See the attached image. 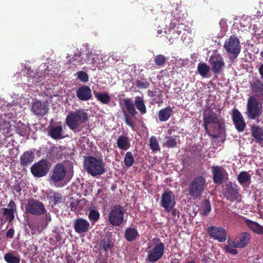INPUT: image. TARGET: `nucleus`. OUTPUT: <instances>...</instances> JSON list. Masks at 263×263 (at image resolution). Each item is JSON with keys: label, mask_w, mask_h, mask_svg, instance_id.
I'll return each instance as SVG.
<instances>
[{"label": "nucleus", "mask_w": 263, "mask_h": 263, "mask_svg": "<svg viewBox=\"0 0 263 263\" xmlns=\"http://www.w3.org/2000/svg\"><path fill=\"white\" fill-rule=\"evenodd\" d=\"M206 111L203 114V127L205 133L209 136L216 139L218 138L222 125L223 120L219 119L217 115L212 109L206 114Z\"/></svg>", "instance_id": "1"}, {"label": "nucleus", "mask_w": 263, "mask_h": 263, "mask_svg": "<svg viewBox=\"0 0 263 263\" xmlns=\"http://www.w3.org/2000/svg\"><path fill=\"white\" fill-rule=\"evenodd\" d=\"M84 167L87 172L92 176L102 175L106 171L105 163L102 158L93 156L85 158Z\"/></svg>", "instance_id": "2"}, {"label": "nucleus", "mask_w": 263, "mask_h": 263, "mask_svg": "<svg viewBox=\"0 0 263 263\" xmlns=\"http://www.w3.org/2000/svg\"><path fill=\"white\" fill-rule=\"evenodd\" d=\"M88 119V114L83 109L70 112L66 118V123L71 130L76 129L81 124L85 123Z\"/></svg>", "instance_id": "3"}, {"label": "nucleus", "mask_w": 263, "mask_h": 263, "mask_svg": "<svg viewBox=\"0 0 263 263\" xmlns=\"http://www.w3.org/2000/svg\"><path fill=\"white\" fill-rule=\"evenodd\" d=\"M127 111L131 116H135L138 114L136 108L139 111L141 115L146 113V108L143 98L140 96L135 97L134 102L132 98H126L123 100Z\"/></svg>", "instance_id": "4"}, {"label": "nucleus", "mask_w": 263, "mask_h": 263, "mask_svg": "<svg viewBox=\"0 0 263 263\" xmlns=\"http://www.w3.org/2000/svg\"><path fill=\"white\" fill-rule=\"evenodd\" d=\"M206 185L205 177L202 176H197L189 184L187 190L188 195L193 199H197L202 194Z\"/></svg>", "instance_id": "5"}, {"label": "nucleus", "mask_w": 263, "mask_h": 263, "mask_svg": "<svg viewBox=\"0 0 263 263\" xmlns=\"http://www.w3.org/2000/svg\"><path fill=\"white\" fill-rule=\"evenodd\" d=\"M50 166V162L47 159H43L34 163L30 168V171L34 177L41 178L48 174Z\"/></svg>", "instance_id": "6"}, {"label": "nucleus", "mask_w": 263, "mask_h": 263, "mask_svg": "<svg viewBox=\"0 0 263 263\" xmlns=\"http://www.w3.org/2000/svg\"><path fill=\"white\" fill-rule=\"evenodd\" d=\"M262 114V107L259 106L258 101L251 97L248 100L246 114L251 120L258 119Z\"/></svg>", "instance_id": "7"}, {"label": "nucleus", "mask_w": 263, "mask_h": 263, "mask_svg": "<svg viewBox=\"0 0 263 263\" xmlns=\"http://www.w3.org/2000/svg\"><path fill=\"white\" fill-rule=\"evenodd\" d=\"M25 211L28 214L40 216L45 214L46 210L41 201L34 199H30L25 206Z\"/></svg>", "instance_id": "8"}, {"label": "nucleus", "mask_w": 263, "mask_h": 263, "mask_svg": "<svg viewBox=\"0 0 263 263\" xmlns=\"http://www.w3.org/2000/svg\"><path fill=\"white\" fill-rule=\"evenodd\" d=\"M124 210L120 205H115L110 210L108 216L109 223L114 226H119L123 221Z\"/></svg>", "instance_id": "9"}, {"label": "nucleus", "mask_w": 263, "mask_h": 263, "mask_svg": "<svg viewBox=\"0 0 263 263\" xmlns=\"http://www.w3.org/2000/svg\"><path fill=\"white\" fill-rule=\"evenodd\" d=\"M165 246L163 242L156 245L147 253L145 261L147 262L154 263L159 260L163 255Z\"/></svg>", "instance_id": "10"}, {"label": "nucleus", "mask_w": 263, "mask_h": 263, "mask_svg": "<svg viewBox=\"0 0 263 263\" xmlns=\"http://www.w3.org/2000/svg\"><path fill=\"white\" fill-rule=\"evenodd\" d=\"M176 204L175 195L173 192L167 189L162 194L160 205L167 212H171Z\"/></svg>", "instance_id": "11"}, {"label": "nucleus", "mask_w": 263, "mask_h": 263, "mask_svg": "<svg viewBox=\"0 0 263 263\" xmlns=\"http://www.w3.org/2000/svg\"><path fill=\"white\" fill-rule=\"evenodd\" d=\"M223 195L227 200L234 202L240 196L238 185L231 181L227 183L223 190Z\"/></svg>", "instance_id": "12"}, {"label": "nucleus", "mask_w": 263, "mask_h": 263, "mask_svg": "<svg viewBox=\"0 0 263 263\" xmlns=\"http://www.w3.org/2000/svg\"><path fill=\"white\" fill-rule=\"evenodd\" d=\"M224 48L228 53L235 55L237 57L241 51V45L238 39L234 35H231L226 41Z\"/></svg>", "instance_id": "13"}, {"label": "nucleus", "mask_w": 263, "mask_h": 263, "mask_svg": "<svg viewBox=\"0 0 263 263\" xmlns=\"http://www.w3.org/2000/svg\"><path fill=\"white\" fill-rule=\"evenodd\" d=\"M206 231L211 238L217 240L219 242H223L227 239V232L223 228L210 226Z\"/></svg>", "instance_id": "14"}, {"label": "nucleus", "mask_w": 263, "mask_h": 263, "mask_svg": "<svg viewBox=\"0 0 263 263\" xmlns=\"http://www.w3.org/2000/svg\"><path fill=\"white\" fill-rule=\"evenodd\" d=\"M233 123L238 132H242L246 127L245 119L241 112L237 108H234L231 113Z\"/></svg>", "instance_id": "15"}, {"label": "nucleus", "mask_w": 263, "mask_h": 263, "mask_svg": "<svg viewBox=\"0 0 263 263\" xmlns=\"http://www.w3.org/2000/svg\"><path fill=\"white\" fill-rule=\"evenodd\" d=\"M211 171L213 175V181L215 184L220 185L224 181L226 177L228 178V173L222 166H212Z\"/></svg>", "instance_id": "16"}, {"label": "nucleus", "mask_w": 263, "mask_h": 263, "mask_svg": "<svg viewBox=\"0 0 263 263\" xmlns=\"http://www.w3.org/2000/svg\"><path fill=\"white\" fill-rule=\"evenodd\" d=\"M209 62L212 65V70L215 74L220 73L224 66V62L221 55L218 53L213 54L209 59Z\"/></svg>", "instance_id": "17"}, {"label": "nucleus", "mask_w": 263, "mask_h": 263, "mask_svg": "<svg viewBox=\"0 0 263 263\" xmlns=\"http://www.w3.org/2000/svg\"><path fill=\"white\" fill-rule=\"evenodd\" d=\"M9 208H4L1 210L5 219L11 222L14 219V213L16 212L17 206L13 200H10L8 204Z\"/></svg>", "instance_id": "18"}, {"label": "nucleus", "mask_w": 263, "mask_h": 263, "mask_svg": "<svg viewBox=\"0 0 263 263\" xmlns=\"http://www.w3.org/2000/svg\"><path fill=\"white\" fill-rule=\"evenodd\" d=\"M66 174L65 166L62 163H58L54 167L51 178L54 182H59L64 178Z\"/></svg>", "instance_id": "19"}, {"label": "nucleus", "mask_w": 263, "mask_h": 263, "mask_svg": "<svg viewBox=\"0 0 263 263\" xmlns=\"http://www.w3.org/2000/svg\"><path fill=\"white\" fill-rule=\"evenodd\" d=\"M76 96L79 100L82 101H88L92 97L91 90L87 85H82L78 87L76 91Z\"/></svg>", "instance_id": "20"}, {"label": "nucleus", "mask_w": 263, "mask_h": 263, "mask_svg": "<svg viewBox=\"0 0 263 263\" xmlns=\"http://www.w3.org/2000/svg\"><path fill=\"white\" fill-rule=\"evenodd\" d=\"M31 110L37 116H43L47 114L48 108L46 102L37 101L33 103Z\"/></svg>", "instance_id": "21"}, {"label": "nucleus", "mask_w": 263, "mask_h": 263, "mask_svg": "<svg viewBox=\"0 0 263 263\" xmlns=\"http://www.w3.org/2000/svg\"><path fill=\"white\" fill-rule=\"evenodd\" d=\"M90 227L89 222L85 219L79 218L76 219L74 222L75 231L78 234L86 233Z\"/></svg>", "instance_id": "22"}, {"label": "nucleus", "mask_w": 263, "mask_h": 263, "mask_svg": "<svg viewBox=\"0 0 263 263\" xmlns=\"http://www.w3.org/2000/svg\"><path fill=\"white\" fill-rule=\"evenodd\" d=\"M252 91L258 97L263 99V82L258 79H254L250 83Z\"/></svg>", "instance_id": "23"}, {"label": "nucleus", "mask_w": 263, "mask_h": 263, "mask_svg": "<svg viewBox=\"0 0 263 263\" xmlns=\"http://www.w3.org/2000/svg\"><path fill=\"white\" fill-rule=\"evenodd\" d=\"M47 199L52 206L58 205L62 203L63 197L62 195L52 190H49L47 193Z\"/></svg>", "instance_id": "24"}, {"label": "nucleus", "mask_w": 263, "mask_h": 263, "mask_svg": "<svg viewBox=\"0 0 263 263\" xmlns=\"http://www.w3.org/2000/svg\"><path fill=\"white\" fill-rule=\"evenodd\" d=\"M11 116L10 114H0V129L3 130L4 133H8L10 130L11 125L9 120L11 119Z\"/></svg>", "instance_id": "25"}, {"label": "nucleus", "mask_w": 263, "mask_h": 263, "mask_svg": "<svg viewBox=\"0 0 263 263\" xmlns=\"http://www.w3.org/2000/svg\"><path fill=\"white\" fill-rule=\"evenodd\" d=\"M99 247L100 250H103L106 253H107L109 250H111L114 246V242L112 238L108 236H106L101 239L98 243Z\"/></svg>", "instance_id": "26"}, {"label": "nucleus", "mask_w": 263, "mask_h": 263, "mask_svg": "<svg viewBox=\"0 0 263 263\" xmlns=\"http://www.w3.org/2000/svg\"><path fill=\"white\" fill-rule=\"evenodd\" d=\"M34 154L31 151L25 152L20 157V164L23 167L30 164L34 160Z\"/></svg>", "instance_id": "27"}, {"label": "nucleus", "mask_w": 263, "mask_h": 263, "mask_svg": "<svg viewBox=\"0 0 263 263\" xmlns=\"http://www.w3.org/2000/svg\"><path fill=\"white\" fill-rule=\"evenodd\" d=\"M250 130L252 136L256 143H260L263 141V129L259 125H253Z\"/></svg>", "instance_id": "28"}, {"label": "nucleus", "mask_w": 263, "mask_h": 263, "mask_svg": "<svg viewBox=\"0 0 263 263\" xmlns=\"http://www.w3.org/2000/svg\"><path fill=\"white\" fill-rule=\"evenodd\" d=\"M186 26L182 22V21L177 17L172 20L170 26V27L176 30L178 34H181L182 30H186Z\"/></svg>", "instance_id": "29"}, {"label": "nucleus", "mask_w": 263, "mask_h": 263, "mask_svg": "<svg viewBox=\"0 0 263 263\" xmlns=\"http://www.w3.org/2000/svg\"><path fill=\"white\" fill-rule=\"evenodd\" d=\"M139 236V233L137 229L132 227L127 228L124 233L125 238L129 242L136 239Z\"/></svg>", "instance_id": "30"}, {"label": "nucleus", "mask_w": 263, "mask_h": 263, "mask_svg": "<svg viewBox=\"0 0 263 263\" xmlns=\"http://www.w3.org/2000/svg\"><path fill=\"white\" fill-rule=\"evenodd\" d=\"M173 114V110L170 106L161 109L158 112L159 120L161 122H165L169 119Z\"/></svg>", "instance_id": "31"}, {"label": "nucleus", "mask_w": 263, "mask_h": 263, "mask_svg": "<svg viewBox=\"0 0 263 263\" xmlns=\"http://www.w3.org/2000/svg\"><path fill=\"white\" fill-rule=\"evenodd\" d=\"M117 144L120 149L124 151L127 150L131 146L129 138L124 136H121L118 138Z\"/></svg>", "instance_id": "32"}, {"label": "nucleus", "mask_w": 263, "mask_h": 263, "mask_svg": "<svg viewBox=\"0 0 263 263\" xmlns=\"http://www.w3.org/2000/svg\"><path fill=\"white\" fill-rule=\"evenodd\" d=\"M63 128L61 125L57 126L51 128L49 132V135L53 139H62Z\"/></svg>", "instance_id": "33"}, {"label": "nucleus", "mask_w": 263, "mask_h": 263, "mask_svg": "<svg viewBox=\"0 0 263 263\" xmlns=\"http://www.w3.org/2000/svg\"><path fill=\"white\" fill-rule=\"evenodd\" d=\"M82 52L77 49L76 52L74 53L73 56L69 59L68 63L74 65H81L84 64V60L82 58Z\"/></svg>", "instance_id": "34"}, {"label": "nucleus", "mask_w": 263, "mask_h": 263, "mask_svg": "<svg viewBox=\"0 0 263 263\" xmlns=\"http://www.w3.org/2000/svg\"><path fill=\"white\" fill-rule=\"evenodd\" d=\"M246 223L248 227L254 232L258 234H263V227L261 226L258 223L250 220H247Z\"/></svg>", "instance_id": "35"}, {"label": "nucleus", "mask_w": 263, "mask_h": 263, "mask_svg": "<svg viewBox=\"0 0 263 263\" xmlns=\"http://www.w3.org/2000/svg\"><path fill=\"white\" fill-rule=\"evenodd\" d=\"M237 180L241 185H245L246 183L250 184L251 182V176L247 172H240L238 175Z\"/></svg>", "instance_id": "36"}, {"label": "nucleus", "mask_w": 263, "mask_h": 263, "mask_svg": "<svg viewBox=\"0 0 263 263\" xmlns=\"http://www.w3.org/2000/svg\"><path fill=\"white\" fill-rule=\"evenodd\" d=\"M251 238V235L247 232H243L238 240L239 248H243L249 243Z\"/></svg>", "instance_id": "37"}, {"label": "nucleus", "mask_w": 263, "mask_h": 263, "mask_svg": "<svg viewBox=\"0 0 263 263\" xmlns=\"http://www.w3.org/2000/svg\"><path fill=\"white\" fill-rule=\"evenodd\" d=\"M149 85L150 83L143 75L139 77L136 80V86L139 89H146Z\"/></svg>", "instance_id": "38"}, {"label": "nucleus", "mask_w": 263, "mask_h": 263, "mask_svg": "<svg viewBox=\"0 0 263 263\" xmlns=\"http://www.w3.org/2000/svg\"><path fill=\"white\" fill-rule=\"evenodd\" d=\"M210 70V67L205 63L200 62L198 64L197 70L202 77H206Z\"/></svg>", "instance_id": "39"}, {"label": "nucleus", "mask_w": 263, "mask_h": 263, "mask_svg": "<svg viewBox=\"0 0 263 263\" xmlns=\"http://www.w3.org/2000/svg\"><path fill=\"white\" fill-rule=\"evenodd\" d=\"M149 148L154 152L160 151V147L157 138L152 136L151 137L149 141Z\"/></svg>", "instance_id": "40"}, {"label": "nucleus", "mask_w": 263, "mask_h": 263, "mask_svg": "<svg viewBox=\"0 0 263 263\" xmlns=\"http://www.w3.org/2000/svg\"><path fill=\"white\" fill-rule=\"evenodd\" d=\"M96 98L98 100L100 101L102 103L107 104L110 101V97L107 92L99 93L98 92L95 95Z\"/></svg>", "instance_id": "41"}, {"label": "nucleus", "mask_w": 263, "mask_h": 263, "mask_svg": "<svg viewBox=\"0 0 263 263\" xmlns=\"http://www.w3.org/2000/svg\"><path fill=\"white\" fill-rule=\"evenodd\" d=\"M4 258L7 263H20L21 261L20 257L14 256L11 252L5 254Z\"/></svg>", "instance_id": "42"}, {"label": "nucleus", "mask_w": 263, "mask_h": 263, "mask_svg": "<svg viewBox=\"0 0 263 263\" xmlns=\"http://www.w3.org/2000/svg\"><path fill=\"white\" fill-rule=\"evenodd\" d=\"M100 216L99 212L96 210L91 209L89 210V213L88 215V218L91 223L93 224L96 223L99 220Z\"/></svg>", "instance_id": "43"}, {"label": "nucleus", "mask_w": 263, "mask_h": 263, "mask_svg": "<svg viewBox=\"0 0 263 263\" xmlns=\"http://www.w3.org/2000/svg\"><path fill=\"white\" fill-rule=\"evenodd\" d=\"M134 162V158L133 154L131 152H127L125 154L124 159V163L125 165L127 167H130L133 165Z\"/></svg>", "instance_id": "44"}, {"label": "nucleus", "mask_w": 263, "mask_h": 263, "mask_svg": "<svg viewBox=\"0 0 263 263\" xmlns=\"http://www.w3.org/2000/svg\"><path fill=\"white\" fill-rule=\"evenodd\" d=\"M166 58L162 54H158L155 57L154 62L155 65L159 67H162L166 62Z\"/></svg>", "instance_id": "45"}, {"label": "nucleus", "mask_w": 263, "mask_h": 263, "mask_svg": "<svg viewBox=\"0 0 263 263\" xmlns=\"http://www.w3.org/2000/svg\"><path fill=\"white\" fill-rule=\"evenodd\" d=\"M80 200L78 198H76L73 197H71L69 199V208L72 212H75L77 210L78 205L80 204Z\"/></svg>", "instance_id": "46"}, {"label": "nucleus", "mask_w": 263, "mask_h": 263, "mask_svg": "<svg viewBox=\"0 0 263 263\" xmlns=\"http://www.w3.org/2000/svg\"><path fill=\"white\" fill-rule=\"evenodd\" d=\"M123 113L124 121L126 124L129 126L131 127L132 128H134L135 126V124L133 119L132 117V116H129V114L126 113L125 111H123Z\"/></svg>", "instance_id": "47"}, {"label": "nucleus", "mask_w": 263, "mask_h": 263, "mask_svg": "<svg viewBox=\"0 0 263 263\" xmlns=\"http://www.w3.org/2000/svg\"><path fill=\"white\" fill-rule=\"evenodd\" d=\"M27 127L24 124L17 125L16 127V132L21 136H25L27 133Z\"/></svg>", "instance_id": "48"}, {"label": "nucleus", "mask_w": 263, "mask_h": 263, "mask_svg": "<svg viewBox=\"0 0 263 263\" xmlns=\"http://www.w3.org/2000/svg\"><path fill=\"white\" fill-rule=\"evenodd\" d=\"M167 140L165 143V145L169 148L175 147L177 145L176 139L172 136L166 137Z\"/></svg>", "instance_id": "49"}, {"label": "nucleus", "mask_w": 263, "mask_h": 263, "mask_svg": "<svg viewBox=\"0 0 263 263\" xmlns=\"http://www.w3.org/2000/svg\"><path fill=\"white\" fill-rule=\"evenodd\" d=\"M211 211V205L209 200L205 199L204 200L203 215L207 216Z\"/></svg>", "instance_id": "50"}, {"label": "nucleus", "mask_w": 263, "mask_h": 263, "mask_svg": "<svg viewBox=\"0 0 263 263\" xmlns=\"http://www.w3.org/2000/svg\"><path fill=\"white\" fill-rule=\"evenodd\" d=\"M78 79L82 82H87L89 80L88 75L83 71H79L77 72Z\"/></svg>", "instance_id": "51"}, {"label": "nucleus", "mask_w": 263, "mask_h": 263, "mask_svg": "<svg viewBox=\"0 0 263 263\" xmlns=\"http://www.w3.org/2000/svg\"><path fill=\"white\" fill-rule=\"evenodd\" d=\"M86 58L84 60V63L92 64L95 62V58L93 57V53L91 51L86 54Z\"/></svg>", "instance_id": "52"}, {"label": "nucleus", "mask_w": 263, "mask_h": 263, "mask_svg": "<svg viewBox=\"0 0 263 263\" xmlns=\"http://www.w3.org/2000/svg\"><path fill=\"white\" fill-rule=\"evenodd\" d=\"M225 250L227 253H230L231 254L236 255L238 253V251L236 249L231 248L229 246H226Z\"/></svg>", "instance_id": "53"}, {"label": "nucleus", "mask_w": 263, "mask_h": 263, "mask_svg": "<svg viewBox=\"0 0 263 263\" xmlns=\"http://www.w3.org/2000/svg\"><path fill=\"white\" fill-rule=\"evenodd\" d=\"M228 243L229 245V246H230V247H233V248H239V244H238V241L237 242L234 241V240H232L231 239H229L228 240Z\"/></svg>", "instance_id": "54"}, {"label": "nucleus", "mask_w": 263, "mask_h": 263, "mask_svg": "<svg viewBox=\"0 0 263 263\" xmlns=\"http://www.w3.org/2000/svg\"><path fill=\"white\" fill-rule=\"evenodd\" d=\"M14 230L13 229H10L6 233V236L7 238H12L14 236Z\"/></svg>", "instance_id": "55"}, {"label": "nucleus", "mask_w": 263, "mask_h": 263, "mask_svg": "<svg viewBox=\"0 0 263 263\" xmlns=\"http://www.w3.org/2000/svg\"><path fill=\"white\" fill-rule=\"evenodd\" d=\"M29 77L31 78V79L32 80V83H33L37 84L38 82H41V80L38 81V79L40 78L39 75H35L34 77L29 76Z\"/></svg>", "instance_id": "56"}, {"label": "nucleus", "mask_w": 263, "mask_h": 263, "mask_svg": "<svg viewBox=\"0 0 263 263\" xmlns=\"http://www.w3.org/2000/svg\"><path fill=\"white\" fill-rule=\"evenodd\" d=\"M258 72L261 78L263 79V63L261 64L258 68Z\"/></svg>", "instance_id": "57"}, {"label": "nucleus", "mask_w": 263, "mask_h": 263, "mask_svg": "<svg viewBox=\"0 0 263 263\" xmlns=\"http://www.w3.org/2000/svg\"><path fill=\"white\" fill-rule=\"evenodd\" d=\"M66 261L67 263H76L74 259L71 256H67Z\"/></svg>", "instance_id": "58"}, {"label": "nucleus", "mask_w": 263, "mask_h": 263, "mask_svg": "<svg viewBox=\"0 0 263 263\" xmlns=\"http://www.w3.org/2000/svg\"><path fill=\"white\" fill-rule=\"evenodd\" d=\"M55 240L57 242H61L62 240L61 237L59 234H57L55 236Z\"/></svg>", "instance_id": "59"}, {"label": "nucleus", "mask_w": 263, "mask_h": 263, "mask_svg": "<svg viewBox=\"0 0 263 263\" xmlns=\"http://www.w3.org/2000/svg\"><path fill=\"white\" fill-rule=\"evenodd\" d=\"M147 93L148 95L151 97H152L154 96V92L153 91L148 90Z\"/></svg>", "instance_id": "60"}, {"label": "nucleus", "mask_w": 263, "mask_h": 263, "mask_svg": "<svg viewBox=\"0 0 263 263\" xmlns=\"http://www.w3.org/2000/svg\"><path fill=\"white\" fill-rule=\"evenodd\" d=\"M96 263H108L105 260L102 259L97 261Z\"/></svg>", "instance_id": "61"}, {"label": "nucleus", "mask_w": 263, "mask_h": 263, "mask_svg": "<svg viewBox=\"0 0 263 263\" xmlns=\"http://www.w3.org/2000/svg\"><path fill=\"white\" fill-rule=\"evenodd\" d=\"M15 191L17 192H20L21 191V188L20 186H17L15 189Z\"/></svg>", "instance_id": "62"}, {"label": "nucleus", "mask_w": 263, "mask_h": 263, "mask_svg": "<svg viewBox=\"0 0 263 263\" xmlns=\"http://www.w3.org/2000/svg\"><path fill=\"white\" fill-rule=\"evenodd\" d=\"M257 13H258V15H263V10H262V12L258 11Z\"/></svg>", "instance_id": "63"}, {"label": "nucleus", "mask_w": 263, "mask_h": 263, "mask_svg": "<svg viewBox=\"0 0 263 263\" xmlns=\"http://www.w3.org/2000/svg\"><path fill=\"white\" fill-rule=\"evenodd\" d=\"M186 263H196V262L194 260H191Z\"/></svg>", "instance_id": "64"}]
</instances>
